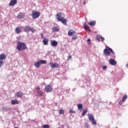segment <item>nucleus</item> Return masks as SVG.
Here are the masks:
<instances>
[{
  "instance_id": "obj_11",
  "label": "nucleus",
  "mask_w": 128,
  "mask_h": 128,
  "mask_svg": "<svg viewBox=\"0 0 128 128\" xmlns=\"http://www.w3.org/2000/svg\"><path fill=\"white\" fill-rule=\"evenodd\" d=\"M43 44L44 46H48V38H43Z\"/></svg>"
},
{
  "instance_id": "obj_23",
  "label": "nucleus",
  "mask_w": 128,
  "mask_h": 128,
  "mask_svg": "<svg viewBox=\"0 0 128 128\" xmlns=\"http://www.w3.org/2000/svg\"><path fill=\"white\" fill-rule=\"evenodd\" d=\"M126 98H128V96L124 95L122 99V102H124L126 100Z\"/></svg>"
},
{
  "instance_id": "obj_16",
  "label": "nucleus",
  "mask_w": 128,
  "mask_h": 128,
  "mask_svg": "<svg viewBox=\"0 0 128 128\" xmlns=\"http://www.w3.org/2000/svg\"><path fill=\"white\" fill-rule=\"evenodd\" d=\"M68 34L70 36H74V34H76V31L70 30L68 32Z\"/></svg>"
},
{
  "instance_id": "obj_17",
  "label": "nucleus",
  "mask_w": 128,
  "mask_h": 128,
  "mask_svg": "<svg viewBox=\"0 0 128 128\" xmlns=\"http://www.w3.org/2000/svg\"><path fill=\"white\" fill-rule=\"evenodd\" d=\"M6 54H0V60H6Z\"/></svg>"
},
{
  "instance_id": "obj_19",
  "label": "nucleus",
  "mask_w": 128,
  "mask_h": 128,
  "mask_svg": "<svg viewBox=\"0 0 128 128\" xmlns=\"http://www.w3.org/2000/svg\"><path fill=\"white\" fill-rule=\"evenodd\" d=\"M53 32H58L60 30V28L58 27H56V26H54L52 28Z\"/></svg>"
},
{
  "instance_id": "obj_34",
  "label": "nucleus",
  "mask_w": 128,
  "mask_h": 128,
  "mask_svg": "<svg viewBox=\"0 0 128 128\" xmlns=\"http://www.w3.org/2000/svg\"><path fill=\"white\" fill-rule=\"evenodd\" d=\"M102 70H106V68H108V67L106 66H102Z\"/></svg>"
},
{
  "instance_id": "obj_44",
  "label": "nucleus",
  "mask_w": 128,
  "mask_h": 128,
  "mask_svg": "<svg viewBox=\"0 0 128 128\" xmlns=\"http://www.w3.org/2000/svg\"><path fill=\"white\" fill-rule=\"evenodd\" d=\"M84 4H86V2H83Z\"/></svg>"
},
{
  "instance_id": "obj_6",
  "label": "nucleus",
  "mask_w": 128,
  "mask_h": 128,
  "mask_svg": "<svg viewBox=\"0 0 128 128\" xmlns=\"http://www.w3.org/2000/svg\"><path fill=\"white\" fill-rule=\"evenodd\" d=\"M44 90L46 92H50L52 91V87L50 85H47L45 86Z\"/></svg>"
},
{
  "instance_id": "obj_14",
  "label": "nucleus",
  "mask_w": 128,
  "mask_h": 128,
  "mask_svg": "<svg viewBox=\"0 0 128 128\" xmlns=\"http://www.w3.org/2000/svg\"><path fill=\"white\" fill-rule=\"evenodd\" d=\"M20 104V102L18 100H11V104L14 105V104Z\"/></svg>"
},
{
  "instance_id": "obj_8",
  "label": "nucleus",
  "mask_w": 128,
  "mask_h": 128,
  "mask_svg": "<svg viewBox=\"0 0 128 128\" xmlns=\"http://www.w3.org/2000/svg\"><path fill=\"white\" fill-rule=\"evenodd\" d=\"M48 64L50 66L51 68H58L60 66V65L58 63L50 62Z\"/></svg>"
},
{
  "instance_id": "obj_13",
  "label": "nucleus",
  "mask_w": 128,
  "mask_h": 128,
  "mask_svg": "<svg viewBox=\"0 0 128 128\" xmlns=\"http://www.w3.org/2000/svg\"><path fill=\"white\" fill-rule=\"evenodd\" d=\"M109 63L111 66H116V62L114 59H110L109 60Z\"/></svg>"
},
{
  "instance_id": "obj_29",
  "label": "nucleus",
  "mask_w": 128,
  "mask_h": 128,
  "mask_svg": "<svg viewBox=\"0 0 128 128\" xmlns=\"http://www.w3.org/2000/svg\"><path fill=\"white\" fill-rule=\"evenodd\" d=\"M84 124H85L86 128H90V124H88V122H86L84 123Z\"/></svg>"
},
{
  "instance_id": "obj_21",
  "label": "nucleus",
  "mask_w": 128,
  "mask_h": 128,
  "mask_svg": "<svg viewBox=\"0 0 128 128\" xmlns=\"http://www.w3.org/2000/svg\"><path fill=\"white\" fill-rule=\"evenodd\" d=\"M38 95L39 96H44V92H42L40 90H38Z\"/></svg>"
},
{
  "instance_id": "obj_43",
  "label": "nucleus",
  "mask_w": 128,
  "mask_h": 128,
  "mask_svg": "<svg viewBox=\"0 0 128 128\" xmlns=\"http://www.w3.org/2000/svg\"><path fill=\"white\" fill-rule=\"evenodd\" d=\"M126 68H128V64H126Z\"/></svg>"
},
{
  "instance_id": "obj_1",
  "label": "nucleus",
  "mask_w": 128,
  "mask_h": 128,
  "mask_svg": "<svg viewBox=\"0 0 128 128\" xmlns=\"http://www.w3.org/2000/svg\"><path fill=\"white\" fill-rule=\"evenodd\" d=\"M56 18L58 22H61L63 24H66L68 20L64 18V14L62 13H58L56 14Z\"/></svg>"
},
{
  "instance_id": "obj_33",
  "label": "nucleus",
  "mask_w": 128,
  "mask_h": 128,
  "mask_svg": "<svg viewBox=\"0 0 128 128\" xmlns=\"http://www.w3.org/2000/svg\"><path fill=\"white\" fill-rule=\"evenodd\" d=\"M76 38H78V36H74L72 38V40H76Z\"/></svg>"
},
{
  "instance_id": "obj_45",
  "label": "nucleus",
  "mask_w": 128,
  "mask_h": 128,
  "mask_svg": "<svg viewBox=\"0 0 128 128\" xmlns=\"http://www.w3.org/2000/svg\"><path fill=\"white\" fill-rule=\"evenodd\" d=\"M14 128H18V127H14Z\"/></svg>"
},
{
  "instance_id": "obj_47",
  "label": "nucleus",
  "mask_w": 128,
  "mask_h": 128,
  "mask_svg": "<svg viewBox=\"0 0 128 128\" xmlns=\"http://www.w3.org/2000/svg\"><path fill=\"white\" fill-rule=\"evenodd\" d=\"M20 38V37L18 38Z\"/></svg>"
},
{
  "instance_id": "obj_9",
  "label": "nucleus",
  "mask_w": 128,
  "mask_h": 128,
  "mask_svg": "<svg viewBox=\"0 0 128 128\" xmlns=\"http://www.w3.org/2000/svg\"><path fill=\"white\" fill-rule=\"evenodd\" d=\"M50 45L52 46H58V42H56V40H51Z\"/></svg>"
},
{
  "instance_id": "obj_36",
  "label": "nucleus",
  "mask_w": 128,
  "mask_h": 128,
  "mask_svg": "<svg viewBox=\"0 0 128 128\" xmlns=\"http://www.w3.org/2000/svg\"><path fill=\"white\" fill-rule=\"evenodd\" d=\"M87 42H88V44H90V39H88Z\"/></svg>"
},
{
  "instance_id": "obj_25",
  "label": "nucleus",
  "mask_w": 128,
  "mask_h": 128,
  "mask_svg": "<svg viewBox=\"0 0 128 128\" xmlns=\"http://www.w3.org/2000/svg\"><path fill=\"white\" fill-rule=\"evenodd\" d=\"M78 110H82V104H78Z\"/></svg>"
},
{
  "instance_id": "obj_26",
  "label": "nucleus",
  "mask_w": 128,
  "mask_h": 128,
  "mask_svg": "<svg viewBox=\"0 0 128 128\" xmlns=\"http://www.w3.org/2000/svg\"><path fill=\"white\" fill-rule=\"evenodd\" d=\"M100 36H102L100 35H98L96 36V39L97 40H98V42H100Z\"/></svg>"
},
{
  "instance_id": "obj_39",
  "label": "nucleus",
  "mask_w": 128,
  "mask_h": 128,
  "mask_svg": "<svg viewBox=\"0 0 128 128\" xmlns=\"http://www.w3.org/2000/svg\"><path fill=\"white\" fill-rule=\"evenodd\" d=\"M122 101H120V102H119V104H120V106H122Z\"/></svg>"
},
{
  "instance_id": "obj_15",
  "label": "nucleus",
  "mask_w": 128,
  "mask_h": 128,
  "mask_svg": "<svg viewBox=\"0 0 128 128\" xmlns=\"http://www.w3.org/2000/svg\"><path fill=\"white\" fill-rule=\"evenodd\" d=\"M26 16V15L20 12L18 14L17 18H24Z\"/></svg>"
},
{
  "instance_id": "obj_5",
  "label": "nucleus",
  "mask_w": 128,
  "mask_h": 128,
  "mask_svg": "<svg viewBox=\"0 0 128 128\" xmlns=\"http://www.w3.org/2000/svg\"><path fill=\"white\" fill-rule=\"evenodd\" d=\"M88 118H89V120H90V122H92V124H94V126L96 124V120H94V115H92V114H88Z\"/></svg>"
},
{
  "instance_id": "obj_24",
  "label": "nucleus",
  "mask_w": 128,
  "mask_h": 128,
  "mask_svg": "<svg viewBox=\"0 0 128 128\" xmlns=\"http://www.w3.org/2000/svg\"><path fill=\"white\" fill-rule=\"evenodd\" d=\"M64 114V110L61 109L59 110V114Z\"/></svg>"
},
{
  "instance_id": "obj_7",
  "label": "nucleus",
  "mask_w": 128,
  "mask_h": 128,
  "mask_svg": "<svg viewBox=\"0 0 128 128\" xmlns=\"http://www.w3.org/2000/svg\"><path fill=\"white\" fill-rule=\"evenodd\" d=\"M32 16L33 18H38L40 16V14L39 12H36L34 11L32 12Z\"/></svg>"
},
{
  "instance_id": "obj_2",
  "label": "nucleus",
  "mask_w": 128,
  "mask_h": 128,
  "mask_svg": "<svg viewBox=\"0 0 128 128\" xmlns=\"http://www.w3.org/2000/svg\"><path fill=\"white\" fill-rule=\"evenodd\" d=\"M16 48L18 50H26V44L24 42H18Z\"/></svg>"
},
{
  "instance_id": "obj_4",
  "label": "nucleus",
  "mask_w": 128,
  "mask_h": 128,
  "mask_svg": "<svg viewBox=\"0 0 128 128\" xmlns=\"http://www.w3.org/2000/svg\"><path fill=\"white\" fill-rule=\"evenodd\" d=\"M24 30V32H31L34 34L36 30L34 28H32V27L30 26H26V27L23 28Z\"/></svg>"
},
{
  "instance_id": "obj_30",
  "label": "nucleus",
  "mask_w": 128,
  "mask_h": 128,
  "mask_svg": "<svg viewBox=\"0 0 128 128\" xmlns=\"http://www.w3.org/2000/svg\"><path fill=\"white\" fill-rule=\"evenodd\" d=\"M42 128H50V126H48V124H44L43 125Z\"/></svg>"
},
{
  "instance_id": "obj_35",
  "label": "nucleus",
  "mask_w": 128,
  "mask_h": 128,
  "mask_svg": "<svg viewBox=\"0 0 128 128\" xmlns=\"http://www.w3.org/2000/svg\"><path fill=\"white\" fill-rule=\"evenodd\" d=\"M85 30H89L90 32V28H88V26H86V28H85Z\"/></svg>"
},
{
  "instance_id": "obj_27",
  "label": "nucleus",
  "mask_w": 128,
  "mask_h": 128,
  "mask_svg": "<svg viewBox=\"0 0 128 128\" xmlns=\"http://www.w3.org/2000/svg\"><path fill=\"white\" fill-rule=\"evenodd\" d=\"M108 50H110V52H112V54H114V52L112 50V49L110 47H108Z\"/></svg>"
},
{
  "instance_id": "obj_3",
  "label": "nucleus",
  "mask_w": 128,
  "mask_h": 128,
  "mask_svg": "<svg viewBox=\"0 0 128 128\" xmlns=\"http://www.w3.org/2000/svg\"><path fill=\"white\" fill-rule=\"evenodd\" d=\"M46 64V60H41L38 62H35L34 64V66L37 68H40V64Z\"/></svg>"
},
{
  "instance_id": "obj_10",
  "label": "nucleus",
  "mask_w": 128,
  "mask_h": 128,
  "mask_svg": "<svg viewBox=\"0 0 128 128\" xmlns=\"http://www.w3.org/2000/svg\"><path fill=\"white\" fill-rule=\"evenodd\" d=\"M104 56H110V51L108 50L107 48H105L104 50Z\"/></svg>"
},
{
  "instance_id": "obj_40",
  "label": "nucleus",
  "mask_w": 128,
  "mask_h": 128,
  "mask_svg": "<svg viewBox=\"0 0 128 128\" xmlns=\"http://www.w3.org/2000/svg\"><path fill=\"white\" fill-rule=\"evenodd\" d=\"M68 58H70V59L72 58V56L69 55L68 56Z\"/></svg>"
},
{
  "instance_id": "obj_38",
  "label": "nucleus",
  "mask_w": 128,
  "mask_h": 128,
  "mask_svg": "<svg viewBox=\"0 0 128 128\" xmlns=\"http://www.w3.org/2000/svg\"><path fill=\"white\" fill-rule=\"evenodd\" d=\"M87 26H86V24H84V28H85V29L86 28Z\"/></svg>"
},
{
  "instance_id": "obj_31",
  "label": "nucleus",
  "mask_w": 128,
  "mask_h": 128,
  "mask_svg": "<svg viewBox=\"0 0 128 128\" xmlns=\"http://www.w3.org/2000/svg\"><path fill=\"white\" fill-rule=\"evenodd\" d=\"M69 112H70V114H74L75 112L72 109H70L69 110Z\"/></svg>"
},
{
  "instance_id": "obj_22",
  "label": "nucleus",
  "mask_w": 128,
  "mask_h": 128,
  "mask_svg": "<svg viewBox=\"0 0 128 128\" xmlns=\"http://www.w3.org/2000/svg\"><path fill=\"white\" fill-rule=\"evenodd\" d=\"M88 24H90V26H94L96 24V21L90 22L88 23Z\"/></svg>"
},
{
  "instance_id": "obj_46",
  "label": "nucleus",
  "mask_w": 128,
  "mask_h": 128,
  "mask_svg": "<svg viewBox=\"0 0 128 128\" xmlns=\"http://www.w3.org/2000/svg\"><path fill=\"white\" fill-rule=\"evenodd\" d=\"M20 38V37L18 38Z\"/></svg>"
},
{
  "instance_id": "obj_20",
  "label": "nucleus",
  "mask_w": 128,
  "mask_h": 128,
  "mask_svg": "<svg viewBox=\"0 0 128 128\" xmlns=\"http://www.w3.org/2000/svg\"><path fill=\"white\" fill-rule=\"evenodd\" d=\"M16 34H20V32H22V30H20V28L18 27L16 29Z\"/></svg>"
},
{
  "instance_id": "obj_28",
  "label": "nucleus",
  "mask_w": 128,
  "mask_h": 128,
  "mask_svg": "<svg viewBox=\"0 0 128 128\" xmlns=\"http://www.w3.org/2000/svg\"><path fill=\"white\" fill-rule=\"evenodd\" d=\"M86 112H88V110H85L83 111L82 113V116H85L86 114Z\"/></svg>"
},
{
  "instance_id": "obj_32",
  "label": "nucleus",
  "mask_w": 128,
  "mask_h": 128,
  "mask_svg": "<svg viewBox=\"0 0 128 128\" xmlns=\"http://www.w3.org/2000/svg\"><path fill=\"white\" fill-rule=\"evenodd\" d=\"M4 66V61L0 60V68Z\"/></svg>"
},
{
  "instance_id": "obj_12",
  "label": "nucleus",
  "mask_w": 128,
  "mask_h": 128,
  "mask_svg": "<svg viewBox=\"0 0 128 128\" xmlns=\"http://www.w3.org/2000/svg\"><path fill=\"white\" fill-rule=\"evenodd\" d=\"M16 2H18V0H11L10 2V6H14L16 4Z\"/></svg>"
},
{
  "instance_id": "obj_41",
  "label": "nucleus",
  "mask_w": 128,
  "mask_h": 128,
  "mask_svg": "<svg viewBox=\"0 0 128 128\" xmlns=\"http://www.w3.org/2000/svg\"><path fill=\"white\" fill-rule=\"evenodd\" d=\"M41 37L42 38H44V34H41Z\"/></svg>"
},
{
  "instance_id": "obj_18",
  "label": "nucleus",
  "mask_w": 128,
  "mask_h": 128,
  "mask_svg": "<svg viewBox=\"0 0 128 128\" xmlns=\"http://www.w3.org/2000/svg\"><path fill=\"white\" fill-rule=\"evenodd\" d=\"M22 96H24V94H22V92L20 90L16 94L17 98H22Z\"/></svg>"
},
{
  "instance_id": "obj_42",
  "label": "nucleus",
  "mask_w": 128,
  "mask_h": 128,
  "mask_svg": "<svg viewBox=\"0 0 128 128\" xmlns=\"http://www.w3.org/2000/svg\"><path fill=\"white\" fill-rule=\"evenodd\" d=\"M40 87H38L37 88H36V90H40Z\"/></svg>"
},
{
  "instance_id": "obj_37",
  "label": "nucleus",
  "mask_w": 128,
  "mask_h": 128,
  "mask_svg": "<svg viewBox=\"0 0 128 128\" xmlns=\"http://www.w3.org/2000/svg\"><path fill=\"white\" fill-rule=\"evenodd\" d=\"M100 38L102 40V42H104V38L102 37V36H100Z\"/></svg>"
}]
</instances>
